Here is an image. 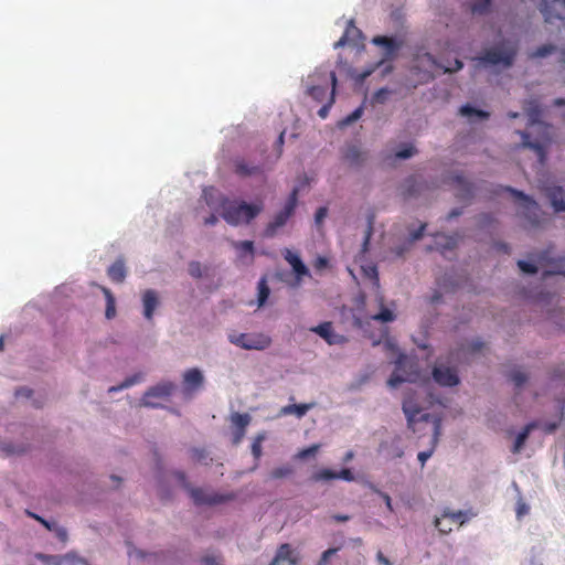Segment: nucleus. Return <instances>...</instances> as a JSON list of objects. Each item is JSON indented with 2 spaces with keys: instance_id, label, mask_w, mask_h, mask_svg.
<instances>
[{
  "instance_id": "nucleus-1",
  "label": "nucleus",
  "mask_w": 565,
  "mask_h": 565,
  "mask_svg": "<svg viewBox=\"0 0 565 565\" xmlns=\"http://www.w3.org/2000/svg\"><path fill=\"white\" fill-rule=\"evenodd\" d=\"M434 403L441 404L438 398H435L431 394H429V399H423L418 392L409 391L405 394L403 399V412L407 418V426L414 433L416 431V424L420 420L428 422L431 416L427 413H423L428 405H433Z\"/></svg>"
},
{
  "instance_id": "nucleus-2",
  "label": "nucleus",
  "mask_w": 565,
  "mask_h": 565,
  "mask_svg": "<svg viewBox=\"0 0 565 565\" xmlns=\"http://www.w3.org/2000/svg\"><path fill=\"white\" fill-rule=\"evenodd\" d=\"M222 217L231 225L249 223L262 211V205L224 199L221 203Z\"/></svg>"
},
{
  "instance_id": "nucleus-3",
  "label": "nucleus",
  "mask_w": 565,
  "mask_h": 565,
  "mask_svg": "<svg viewBox=\"0 0 565 565\" xmlns=\"http://www.w3.org/2000/svg\"><path fill=\"white\" fill-rule=\"evenodd\" d=\"M420 379L418 361L416 358L399 353L395 361V370L387 381L392 388L404 382L415 383Z\"/></svg>"
},
{
  "instance_id": "nucleus-4",
  "label": "nucleus",
  "mask_w": 565,
  "mask_h": 565,
  "mask_svg": "<svg viewBox=\"0 0 565 565\" xmlns=\"http://www.w3.org/2000/svg\"><path fill=\"white\" fill-rule=\"evenodd\" d=\"M518 53V44L515 42L503 41L497 46L487 50L481 56L477 57L483 65H498L504 67L512 66Z\"/></svg>"
},
{
  "instance_id": "nucleus-5",
  "label": "nucleus",
  "mask_w": 565,
  "mask_h": 565,
  "mask_svg": "<svg viewBox=\"0 0 565 565\" xmlns=\"http://www.w3.org/2000/svg\"><path fill=\"white\" fill-rule=\"evenodd\" d=\"M175 478L190 493L196 505H216L235 499L234 493L206 492L201 488H191L183 471L174 472Z\"/></svg>"
},
{
  "instance_id": "nucleus-6",
  "label": "nucleus",
  "mask_w": 565,
  "mask_h": 565,
  "mask_svg": "<svg viewBox=\"0 0 565 565\" xmlns=\"http://www.w3.org/2000/svg\"><path fill=\"white\" fill-rule=\"evenodd\" d=\"M228 341L244 350H257L262 351L267 349L270 343L271 339L269 335L264 333H230L228 334Z\"/></svg>"
},
{
  "instance_id": "nucleus-7",
  "label": "nucleus",
  "mask_w": 565,
  "mask_h": 565,
  "mask_svg": "<svg viewBox=\"0 0 565 565\" xmlns=\"http://www.w3.org/2000/svg\"><path fill=\"white\" fill-rule=\"evenodd\" d=\"M297 201L298 189L294 188L284 205V209L279 211L275 215L274 220L267 224L264 232L265 236L273 237L277 233L278 228L282 227L287 223L290 216L295 213Z\"/></svg>"
},
{
  "instance_id": "nucleus-8",
  "label": "nucleus",
  "mask_w": 565,
  "mask_h": 565,
  "mask_svg": "<svg viewBox=\"0 0 565 565\" xmlns=\"http://www.w3.org/2000/svg\"><path fill=\"white\" fill-rule=\"evenodd\" d=\"M505 191L512 193L514 198L520 201L521 214L532 224L540 225V206L539 204L531 199L529 195H525L523 192L514 190L510 186L504 188Z\"/></svg>"
},
{
  "instance_id": "nucleus-9",
  "label": "nucleus",
  "mask_w": 565,
  "mask_h": 565,
  "mask_svg": "<svg viewBox=\"0 0 565 565\" xmlns=\"http://www.w3.org/2000/svg\"><path fill=\"white\" fill-rule=\"evenodd\" d=\"M431 374L434 381L440 386L452 387L460 382L457 370L444 364H436Z\"/></svg>"
},
{
  "instance_id": "nucleus-10",
  "label": "nucleus",
  "mask_w": 565,
  "mask_h": 565,
  "mask_svg": "<svg viewBox=\"0 0 565 565\" xmlns=\"http://www.w3.org/2000/svg\"><path fill=\"white\" fill-rule=\"evenodd\" d=\"M175 385L172 382H163L156 386L150 387L143 395L141 404L149 407H158L159 404L151 401V398H166L172 394Z\"/></svg>"
},
{
  "instance_id": "nucleus-11",
  "label": "nucleus",
  "mask_w": 565,
  "mask_h": 565,
  "mask_svg": "<svg viewBox=\"0 0 565 565\" xmlns=\"http://www.w3.org/2000/svg\"><path fill=\"white\" fill-rule=\"evenodd\" d=\"M540 10L547 23H553L555 20H565V0H553L552 2L542 0Z\"/></svg>"
},
{
  "instance_id": "nucleus-12",
  "label": "nucleus",
  "mask_w": 565,
  "mask_h": 565,
  "mask_svg": "<svg viewBox=\"0 0 565 565\" xmlns=\"http://www.w3.org/2000/svg\"><path fill=\"white\" fill-rule=\"evenodd\" d=\"M310 331L321 337L330 345L344 344L348 341L344 335L338 334L333 331L332 322L330 321L312 327Z\"/></svg>"
},
{
  "instance_id": "nucleus-13",
  "label": "nucleus",
  "mask_w": 565,
  "mask_h": 565,
  "mask_svg": "<svg viewBox=\"0 0 565 565\" xmlns=\"http://www.w3.org/2000/svg\"><path fill=\"white\" fill-rule=\"evenodd\" d=\"M204 383V376L198 367L189 369L183 374V391L186 395H191L199 391Z\"/></svg>"
},
{
  "instance_id": "nucleus-14",
  "label": "nucleus",
  "mask_w": 565,
  "mask_h": 565,
  "mask_svg": "<svg viewBox=\"0 0 565 565\" xmlns=\"http://www.w3.org/2000/svg\"><path fill=\"white\" fill-rule=\"evenodd\" d=\"M544 192L555 212H565V190L562 186L548 185Z\"/></svg>"
},
{
  "instance_id": "nucleus-15",
  "label": "nucleus",
  "mask_w": 565,
  "mask_h": 565,
  "mask_svg": "<svg viewBox=\"0 0 565 565\" xmlns=\"http://www.w3.org/2000/svg\"><path fill=\"white\" fill-rule=\"evenodd\" d=\"M427 184L419 180L417 177L407 178L402 185V195L404 199H411L419 195Z\"/></svg>"
},
{
  "instance_id": "nucleus-16",
  "label": "nucleus",
  "mask_w": 565,
  "mask_h": 565,
  "mask_svg": "<svg viewBox=\"0 0 565 565\" xmlns=\"http://www.w3.org/2000/svg\"><path fill=\"white\" fill-rule=\"evenodd\" d=\"M284 258L292 267V270L296 274L298 279H301L303 276H310V271H309L308 267L302 263L299 255H297V254L292 253L290 249L286 248L284 250Z\"/></svg>"
},
{
  "instance_id": "nucleus-17",
  "label": "nucleus",
  "mask_w": 565,
  "mask_h": 565,
  "mask_svg": "<svg viewBox=\"0 0 565 565\" xmlns=\"http://www.w3.org/2000/svg\"><path fill=\"white\" fill-rule=\"evenodd\" d=\"M159 296L158 292L153 289H147L142 294V305H143V317L147 320H151L153 317V312L156 308L159 306Z\"/></svg>"
},
{
  "instance_id": "nucleus-18",
  "label": "nucleus",
  "mask_w": 565,
  "mask_h": 565,
  "mask_svg": "<svg viewBox=\"0 0 565 565\" xmlns=\"http://www.w3.org/2000/svg\"><path fill=\"white\" fill-rule=\"evenodd\" d=\"M518 134H520L522 137V143L518 146V148L522 147L533 150L537 157L539 162L543 164L546 159V151L544 145L540 141H531L529 134L524 131H518Z\"/></svg>"
},
{
  "instance_id": "nucleus-19",
  "label": "nucleus",
  "mask_w": 565,
  "mask_h": 565,
  "mask_svg": "<svg viewBox=\"0 0 565 565\" xmlns=\"http://www.w3.org/2000/svg\"><path fill=\"white\" fill-rule=\"evenodd\" d=\"M539 427H540V423L536 420H533V422L526 424L523 427V429L518 434V436L514 440V445L512 447V452L519 454L522 450V448L524 447L531 431Z\"/></svg>"
},
{
  "instance_id": "nucleus-20",
  "label": "nucleus",
  "mask_w": 565,
  "mask_h": 565,
  "mask_svg": "<svg viewBox=\"0 0 565 565\" xmlns=\"http://www.w3.org/2000/svg\"><path fill=\"white\" fill-rule=\"evenodd\" d=\"M234 168L235 173L243 178L260 174L263 171L260 166L250 164L244 159H236L234 161Z\"/></svg>"
},
{
  "instance_id": "nucleus-21",
  "label": "nucleus",
  "mask_w": 565,
  "mask_h": 565,
  "mask_svg": "<svg viewBox=\"0 0 565 565\" xmlns=\"http://www.w3.org/2000/svg\"><path fill=\"white\" fill-rule=\"evenodd\" d=\"M285 561H287L289 563V565L297 564V558L294 556V552H292L290 545L287 543L281 544L278 547L277 553L269 565H276V564L285 562Z\"/></svg>"
},
{
  "instance_id": "nucleus-22",
  "label": "nucleus",
  "mask_w": 565,
  "mask_h": 565,
  "mask_svg": "<svg viewBox=\"0 0 565 565\" xmlns=\"http://www.w3.org/2000/svg\"><path fill=\"white\" fill-rule=\"evenodd\" d=\"M436 249L440 250L441 254H445L447 250H452L458 243L457 236L445 235V234H436L434 235Z\"/></svg>"
},
{
  "instance_id": "nucleus-23",
  "label": "nucleus",
  "mask_w": 565,
  "mask_h": 565,
  "mask_svg": "<svg viewBox=\"0 0 565 565\" xmlns=\"http://www.w3.org/2000/svg\"><path fill=\"white\" fill-rule=\"evenodd\" d=\"M372 42L376 45H380V46H383L385 47L386 52H385V57L386 58H391L393 57L397 50L399 49L401 46V43H397L394 39L392 38H388V36H375Z\"/></svg>"
},
{
  "instance_id": "nucleus-24",
  "label": "nucleus",
  "mask_w": 565,
  "mask_h": 565,
  "mask_svg": "<svg viewBox=\"0 0 565 565\" xmlns=\"http://www.w3.org/2000/svg\"><path fill=\"white\" fill-rule=\"evenodd\" d=\"M328 76H329V79L331 82V90H330L327 104H324L318 110V115L321 118H326L328 116L329 110H330L332 104L334 103V95H335V87H337V75H335V72H333V71L329 72Z\"/></svg>"
},
{
  "instance_id": "nucleus-25",
  "label": "nucleus",
  "mask_w": 565,
  "mask_h": 565,
  "mask_svg": "<svg viewBox=\"0 0 565 565\" xmlns=\"http://www.w3.org/2000/svg\"><path fill=\"white\" fill-rule=\"evenodd\" d=\"M344 159L353 167H360L365 160V152L361 151L356 146H351L344 153Z\"/></svg>"
},
{
  "instance_id": "nucleus-26",
  "label": "nucleus",
  "mask_w": 565,
  "mask_h": 565,
  "mask_svg": "<svg viewBox=\"0 0 565 565\" xmlns=\"http://www.w3.org/2000/svg\"><path fill=\"white\" fill-rule=\"evenodd\" d=\"M108 277L114 282H122L126 278V267L125 263L121 259H117L109 268H108Z\"/></svg>"
},
{
  "instance_id": "nucleus-27",
  "label": "nucleus",
  "mask_w": 565,
  "mask_h": 565,
  "mask_svg": "<svg viewBox=\"0 0 565 565\" xmlns=\"http://www.w3.org/2000/svg\"><path fill=\"white\" fill-rule=\"evenodd\" d=\"M360 35H361V31L353 24V21H350L348 23V26H347L343 35L339 39L338 42L334 43V47L338 49V47H342L347 44H350L351 42H353L355 36H360Z\"/></svg>"
},
{
  "instance_id": "nucleus-28",
  "label": "nucleus",
  "mask_w": 565,
  "mask_h": 565,
  "mask_svg": "<svg viewBox=\"0 0 565 565\" xmlns=\"http://www.w3.org/2000/svg\"><path fill=\"white\" fill-rule=\"evenodd\" d=\"M452 183L458 188L460 199H468L472 195V184L467 182L462 175L456 174L451 178Z\"/></svg>"
},
{
  "instance_id": "nucleus-29",
  "label": "nucleus",
  "mask_w": 565,
  "mask_h": 565,
  "mask_svg": "<svg viewBox=\"0 0 565 565\" xmlns=\"http://www.w3.org/2000/svg\"><path fill=\"white\" fill-rule=\"evenodd\" d=\"M232 246L237 250L239 259L248 255V262L252 263L254 260V243L252 241L232 242Z\"/></svg>"
},
{
  "instance_id": "nucleus-30",
  "label": "nucleus",
  "mask_w": 565,
  "mask_h": 565,
  "mask_svg": "<svg viewBox=\"0 0 565 565\" xmlns=\"http://www.w3.org/2000/svg\"><path fill=\"white\" fill-rule=\"evenodd\" d=\"M459 114L469 119H472V117H478L480 119H487L490 116L489 113H487L484 110L477 109L469 104L461 106L459 109Z\"/></svg>"
},
{
  "instance_id": "nucleus-31",
  "label": "nucleus",
  "mask_w": 565,
  "mask_h": 565,
  "mask_svg": "<svg viewBox=\"0 0 565 565\" xmlns=\"http://www.w3.org/2000/svg\"><path fill=\"white\" fill-rule=\"evenodd\" d=\"M525 111H526V115H527V118H529V122L531 125L540 122V118H541V115H542V109H541V107H540V105L537 103L530 102L529 106L525 108Z\"/></svg>"
},
{
  "instance_id": "nucleus-32",
  "label": "nucleus",
  "mask_w": 565,
  "mask_h": 565,
  "mask_svg": "<svg viewBox=\"0 0 565 565\" xmlns=\"http://www.w3.org/2000/svg\"><path fill=\"white\" fill-rule=\"evenodd\" d=\"M142 381V374L141 373H137V374H134L132 376H129L127 377L122 383H120L119 385L117 386H111L108 388V392L109 393H114V392H119L124 388H128L139 382Z\"/></svg>"
},
{
  "instance_id": "nucleus-33",
  "label": "nucleus",
  "mask_w": 565,
  "mask_h": 565,
  "mask_svg": "<svg viewBox=\"0 0 565 565\" xmlns=\"http://www.w3.org/2000/svg\"><path fill=\"white\" fill-rule=\"evenodd\" d=\"M443 518H446L452 524L462 525L469 519V515H467L463 511L451 512L449 510H445Z\"/></svg>"
},
{
  "instance_id": "nucleus-34",
  "label": "nucleus",
  "mask_w": 565,
  "mask_h": 565,
  "mask_svg": "<svg viewBox=\"0 0 565 565\" xmlns=\"http://www.w3.org/2000/svg\"><path fill=\"white\" fill-rule=\"evenodd\" d=\"M103 292L106 297V311L105 316L107 319H113L116 315L115 298L108 288L103 287Z\"/></svg>"
},
{
  "instance_id": "nucleus-35",
  "label": "nucleus",
  "mask_w": 565,
  "mask_h": 565,
  "mask_svg": "<svg viewBox=\"0 0 565 565\" xmlns=\"http://www.w3.org/2000/svg\"><path fill=\"white\" fill-rule=\"evenodd\" d=\"M308 95L311 96L317 102H322L327 96H329L330 92H328L327 86L313 85L308 88Z\"/></svg>"
},
{
  "instance_id": "nucleus-36",
  "label": "nucleus",
  "mask_w": 565,
  "mask_h": 565,
  "mask_svg": "<svg viewBox=\"0 0 565 565\" xmlns=\"http://www.w3.org/2000/svg\"><path fill=\"white\" fill-rule=\"evenodd\" d=\"M258 306L262 307L265 305L266 300L269 297L270 289L267 285V280L265 277L260 278L258 281Z\"/></svg>"
},
{
  "instance_id": "nucleus-37",
  "label": "nucleus",
  "mask_w": 565,
  "mask_h": 565,
  "mask_svg": "<svg viewBox=\"0 0 565 565\" xmlns=\"http://www.w3.org/2000/svg\"><path fill=\"white\" fill-rule=\"evenodd\" d=\"M333 479H337V471H333L331 469H320L319 471L315 472L312 476H311V480L313 482H319V481H329V480H333Z\"/></svg>"
},
{
  "instance_id": "nucleus-38",
  "label": "nucleus",
  "mask_w": 565,
  "mask_h": 565,
  "mask_svg": "<svg viewBox=\"0 0 565 565\" xmlns=\"http://www.w3.org/2000/svg\"><path fill=\"white\" fill-rule=\"evenodd\" d=\"M509 380L514 384L515 388H521L527 381V375L523 371L516 369L510 372Z\"/></svg>"
},
{
  "instance_id": "nucleus-39",
  "label": "nucleus",
  "mask_w": 565,
  "mask_h": 565,
  "mask_svg": "<svg viewBox=\"0 0 565 565\" xmlns=\"http://www.w3.org/2000/svg\"><path fill=\"white\" fill-rule=\"evenodd\" d=\"M232 423L235 425L236 429L245 430L250 423V416L246 413H235L232 415Z\"/></svg>"
},
{
  "instance_id": "nucleus-40",
  "label": "nucleus",
  "mask_w": 565,
  "mask_h": 565,
  "mask_svg": "<svg viewBox=\"0 0 565 565\" xmlns=\"http://www.w3.org/2000/svg\"><path fill=\"white\" fill-rule=\"evenodd\" d=\"M191 458L193 461L207 465L212 459L210 458L209 452L203 448H193L191 449Z\"/></svg>"
},
{
  "instance_id": "nucleus-41",
  "label": "nucleus",
  "mask_w": 565,
  "mask_h": 565,
  "mask_svg": "<svg viewBox=\"0 0 565 565\" xmlns=\"http://www.w3.org/2000/svg\"><path fill=\"white\" fill-rule=\"evenodd\" d=\"M309 405L307 404H292L282 408L284 414H296L298 417H302L308 411Z\"/></svg>"
},
{
  "instance_id": "nucleus-42",
  "label": "nucleus",
  "mask_w": 565,
  "mask_h": 565,
  "mask_svg": "<svg viewBox=\"0 0 565 565\" xmlns=\"http://www.w3.org/2000/svg\"><path fill=\"white\" fill-rule=\"evenodd\" d=\"M556 51V46L553 44H544L539 46L535 51L530 54L531 58L545 57Z\"/></svg>"
},
{
  "instance_id": "nucleus-43",
  "label": "nucleus",
  "mask_w": 565,
  "mask_h": 565,
  "mask_svg": "<svg viewBox=\"0 0 565 565\" xmlns=\"http://www.w3.org/2000/svg\"><path fill=\"white\" fill-rule=\"evenodd\" d=\"M434 525L440 534H448L452 531V523L446 518H443V515L435 519Z\"/></svg>"
},
{
  "instance_id": "nucleus-44",
  "label": "nucleus",
  "mask_w": 565,
  "mask_h": 565,
  "mask_svg": "<svg viewBox=\"0 0 565 565\" xmlns=\"http://www.w3.org/2000/svg\"><path fill=\"white\" fill-rule=\"evenodd\" d=\"M491 0H475L471 4L472 13L483 14L489 11Z\"/></svg>"
},
{
  "instance_id": "nucleus-45",
  "label": "nucleus",
  "mask_w": 565,
  "mask_h": 565,
  "mask_svg": "<svg viewBox=\"0 0 565 565\" xmlns=\"http://www.w3.org/2000/svg\"><path fill=\"white\" fill-rule=\"evenodd\" d=\"M373 319L381 322H392L395 320V315L392 310L382 307L380 312L373 316Z\"/></svg>"
},
{
  "instance_id": "nucleus-46",
  "label": "nucleus",
  "mask_w": 565,
  "mask_h": 565,
  "mask_svg": "<svg viewBox=\"0 0 565 565\" xmlns=\"http://www.w3.org/2000/svg\"><path fill=\"white\" fill-rule=\"evenodd\" d=\"M319 448H320V445H318V444L311 445L308 448L301 449L296 455V458L303 460V459H307L309 457H313L318 452Z\"/></svg>"
},
{
  "instance_id": "nucleus-47",
  "label": "nucleus",
  "mask_w": 565,
  "mask_h": 565,
  "mask_svg": "<svg viewBox=\"0 0 565 565\" xmlns=\"http://www.w3.org/2000/svg\"><path fill=\"white\" fill-rule=\"evenodd\" d=\"M188 270L193 278H201L203 276V267L200 262H190Z\"/></svg>"
},
{
  "instance_id": "nucleus-48",
  "label": "nucleus",
  "mask_w": 565,
  "mask_h": 565,
  "mask_svg": "<svg viewBox=\"0 0 565 565\" xmlns=\"http://www.w3.org/2000/svg\"><path fill=\"white\" fill-rule=\"evenodd\" d=\"M518 266L523 273L526 274H536L539 271L537 265L531 262L519 260Z\"/></svg>"
},
{
  "instance_id": "nucleus-49",
  "label": "nucleus",
  "mask_w": 565,
  "mask_h": 565,
  "mask_svg": "<svg viewBox=\"0 0 565 565\" xmlns=\"http://www.w3.org/2000/svg\"><path fill=\"white\" fill-rule=\"evenodd\" d=\"M362 113H363L362 107L356 108L354 111H352L350 115H348L343 120H341L340 126L344 127V126H348V125L354 122L362 116Z\"/></svg>"
},
{
  "instance_id": "nucleus-50",
  "label": "nucleus",
  "mask_w": 565,
  "mask_h": 565,
  "mask_svg": "<svg viewBox=\"0 0 565 565\" xmlns=\"http://www.w3.org/2000/svg\"><path fill=\"white\" fill-rule=\"evenodd\" d=\"M530 511V507L526 504V502L520 497L516 507H515V513L518 519H522L524 515H526Z\"/></svg>"
},
{
  "instance_id": "nucleus-51",
  "label": "nucleus",
  "mask_w": 565,
  "mask_h": 565,
  "mask_svg": "<svg viewBox=\"0 0 565 565\" xmlns=\"http://www.w3.org/2000/svg\"><path fill=\"white\" fill-rule=\"evenodd\" d=\"M416 153V149L412 146H405L396 152V157L399 159H408Z\"/></svg>"
},
{
  "instance_id": "nucleus-52",
  "label": "nucleus",
  "mask_w": 565,
  "mask_h": 565,
  "mask_svg": "<svg viewBox=\"0 0 565 565\" xmlns=\"http://www.w3.org/2000/svg\"><path fill=\"white\" fill-rule=\"evenodd\" d=\"M292 473V468L289 466L279 467L271 471V476L275 479H280Z\"/></svg>"
},
{
  "instance_id": "nucleus-53",
  "label": "nucleus",
  "mask_w": 565,
  "mask_h": 565,
  "mask_svg": "<svg viewBox=\"0 0 565 565\" xmlns=\"http://www.w3.org/2000/svg\"><path fill=\"white\" fill-rule=\"evenodd\" d=\"M263 440H264V436H258L252 444V454L256 460H258L262 457V441Z\"/></svg>"
},
{
  "instance_id": "nucleus-54",
  "label": "nucleus",
  "mask_w": 565,
  "mask_h": 565,
  "mask_svg": "<svg viewBox=\"0 0 565 565\" xmlns=\"http://www.w3.org/2000/svg\"><path fill=\"white\" fill-rule=\"evenodd\" d=\"M26 514L30 518L36 520L39 523H41L46 530L53 531L54 524H55L54 522H50V521L43 519L42 516H40V515H38V514L33 513V512H30V511H26Z\"/></svg>"
},
{
  "instance_id": "nucleus-55",
  "label": "nucleus",
  "mask_w": 565,
  "mask_h": 565,
  "mask_svg": "<svg viewBox=\"0 0 565 565\" xmlns=\"http://www.w3.org/2000/svg\"><path fill=\"white\" fill-rule=\"evenodd\" d=\"M391 94V90L387 88H380L375 92L373 95V100L379 104H383L386 102L388 95Z\"/></svg>"
},
{
  "instance_id": "nucleus-56",
  "label": "nucleus",
  "mask_w": 565,
  "mask_h": 565,
  "mask_svg": "<svg viewBox=\"0 0 565 565\" xmlns=\"http://www.w3.org/2000/svg\"><path fill=\"white\" fill-rule=\"evenodd\" d=\"M203 565H221L222 558L218 555H205L201 559Z\"/></svg>"
},
{
  "instance_id": "nucleus-57",
  "label": "nucleus",
  "mask_w": 565,
  "mask_h": 565,
  "mask_svg": "<svg viewBox=\"0 0 565 565\" xmlns=\"http://www.w3.org/2000/svg\"><path fill=\"white\" fill-rule=\"evenodd\" d=\"M371 488H372V490H373L374 492H376V493H377V494H379V495L384 500V502H385L386 508L388 509V511H390V512H393V505H392V499H391V497H390L387 493L382 492L381 490L376 489L374 486H372Z\"/></svg>"
},
{
  "instance_id": "nucleus-58",
  "label": "nucleus",
  "mask_w": 565,
  "mask_h": 565,
  "mask_svg": "<svg viewBox=\"0 0 565 565\" xmlns=\"http://www.w3.org/2000/svg\"><path fill=\"white\" fill-rule=\"evenodd\" d=\"M337 479H342L345 481H353L354 475L349 468H343L339 472H337Z\"/></svg>"
},
{
  "instance_id": "nucleus-59",
  "label": "nucleus",
  "mask_w": 565,
  "mask_h": 565,
  "mask_svg": "<svg viewBox=\"0 0 565 565\" xmlns=\"http://www.w3.org/2000/svg\"><path fill=\"white\" fill-rule=\"evenodd\" d=\"M338 552V548H328L324 551L320 557L319 565H326L330 557Z\"/></svg>"
},
{
  "instance_id": "nucleus-60",
  "label": "nucleus",
  "mask_w": 565,
  "mask_h": 565,
  "mask_svg": "<svg viewBox=\"0 0 565 565\" xmlns=\"http://www.w3.org/2000/svg\"><path fill=\"white\" fill-rule=\"evenodd\" d=\"M328 214V209L326 206H321L317 210L316 214H315V220H316V223L317 224H320L324 217L327 216Z\"/></svg>"
},
{
  "instance_id": "nucleus-61",
  "label": "nucleus",
  "mask_w": 565,
  "mask_h": 565,
  "mask_svg": "<svg viewBox=\"0 0 565 565\" xmlns=\"http://www.w3.org/2000/svg\"><path fill=\"white\" fill-rule=\"evenodd\" d=\"M33 394V391L29 387H20L15 391V397L19 398V397H24V398H30Z\"/></svg>"
},
{
  "instance_id": "nucleus-62",
  "label": "nucleus",
  "mask_w": 565,
  "mask_h": 565,
  "mask_svg": "<svg viewBox=\"0 0 565 565\" xmlns=\"http://www.w3.org/2000/svg\"><path fill=\"white\" fill-rule=\"evenodd\" d=\"M53 531L55 532L60 541L65 542L67 540V531L64 527L54 524Z\"/></svg>"
},
{
  "instance_id": "nucleus-63",
  "label": "nucleus",
  "mask_w": 565,
  "mask_h": 565,
  "mask_svg": "<svg viewBox=\"0 0 565 565\" xmlns=\"http://www.w3.org/2000/svg\"><path fill=\"white\" fill-rule=\"evenodd\" d=\"M434 452V449H429V450H426V451H420L417 456L418 460L420 461L422 463V467L426 463V461L431 457Z\"/></svg>"
},
{
  "instance_id": "nucleus-64",
  "label": "nucleus",
  "mask_w": 565,
  "mask_h": 565,
  "mask_svg": "<svg viewBox=\"0 0 565 565\" xmlns=\"http://www.w3.org/2000/svg\"><path fill=\"white\" fill-rule=\"evenodd\" d=\"M315 268L317 270H322L328 266V259L326 257L319 256L315 262Z\"/></svg>"
}]
</instances>
